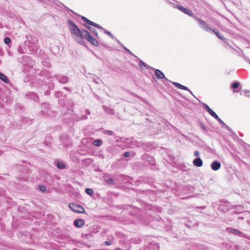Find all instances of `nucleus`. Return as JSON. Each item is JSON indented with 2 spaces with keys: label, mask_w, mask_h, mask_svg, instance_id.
I'll return each mask as SVG.
<instances>
[{
  "label": "nucleus",
  "mask_w": 250,
  "mask_h": 250,
  "mask_svg": "<svg viewBox=\"0 0 250 250\" xmlns=\"http://www.w3.org/2000/svg\"><path fill=\"white\" fill-rule=\"evenodd\" d=\"M129 152H125V153H124V156H125V157H127L129 156Z\"/></svg>",
  "instance_id": "44"
},
{
  "label": "nucleus",
  "mask_w": 250,
  "mask_h": 250,
  "mask_svg": "<svg viewBox=\"0 0 250 250\" xmlns=\"http://www.w3.org/2000/svg\"><path fill=\"white\" fill-rule=\"evenodd\" d=\"M239 85V83L237 82H235L232 84V88L233 89H236L238 87Z\"/></svg>",
  "instance_id": "28"
},
{
  "label": "nucleus",
  "mask_w": 250,
  "mask_h": 250,
  "mask_svg": "<svg viewBox=\"0 0 250 250\" xmlns=\"http://www.w3.org/2000/svg\"><path fill=\"white\" fill-rule=\"evenodd\" d=\"M232 134H233V137H232V139L233 140H237L238 139V136L233 132V133H232Z\"/></svg>",
  "instance_id": "42"
},
{
  "label": "nucleus",
  "mask_w": 250,
  "mask_h": 250,
  "mask_svg": "<svg viewBox=\"0 0 250 250\" xmlns=\"http://www.w3.org/2000/svg\"><path fill=\"white\" fill-rule=\"evenodd\" d=\"M85 222L82 219H77L74 222V226L77 228H81L84 225Z\"/></svg>",
  "instance_id": "10"
},
{
  "label": "nucleus",
  "mask_w": 250,
  "mask_h": 250,
  "mask_svg": "<svg viewBox=\"0 0 250 250\" xmlns=\"http://www.w3.org/2000/svg\"><path fill=\"white\" fill-rule=\"evenodd\" d=\"M94 141H102L101 140H100V139H95Z\"/></svg>",
  "instance_id": "58"
},
{
  "label": "nucleus",
  "mask_w": 250,
  "mask_h": 250,
  "mask_svg": "<svg viewBox=\"0 0 250 250\" xmlns=\"http://www.w3.org/2000/svg\"><path fill=\"white\" fill-rule=\"evenodd\" d=\"M124 49L128 53H129L130 55H132L133 57H135V58H137V57L134 54H133L128 49H127L126 47H124Z\"/></svg>",
  "instance_id": "31"
},
{
  "label": "nucleus",
  "mask_w": 250,
  "mask_h": 250,
  "mask_svg": "<svg viewBox=\"0 0 250 250\" xmlns=\"http://www.w3.org/2000/svg\"><path fill=\"white\" fill-rule=\"evenodd\" d=\"M70 11H71L72 12L74 13V12L73 11V10H70Z\"/></svg>",
  "instance_id": "61"
},
{
  "label": "nucleus",
  "mask_w": 250,
  "mask_h": 250,
  "mask_svg": "<svg viewBox=\"0 0 250 250\" xmlns=\"http://www.w3.org/2000/svg\"><path fill=\"white\" fill-rule=\"evenodd\" d=\"M90 32L91 34H93V35L96 37V38L98 39L99 35H98V33L97 32L95 29L92 28V30L90 31Z\"/></svg>",
  "instance_id": "23"
},
{
  "label": "nucleus",
  "mask_w": 250,
  "mask_h": 250,
  "mask_svg": "<svg viewBox=\"0 0 250 250\" xmlns=\"http://www.w3.org/2000/svg\"><path fill=\"white\" fill-rule=\"evenodd\" d=\"M63 89H66L68 91H69L70 92L71 91V90H70V88L67 87H63Z\"/></svg>",
  "instance_id": "49"
},
{
  "label": "nucleus",
  "mask_w": 250,
  "mask_h": 250,
  "mask_svg": "<svg viewBox=\"0 0 250 250\" xmlns=\"http://www.w3.org/2000/svg\"><path fill=\"white\" fill-rule=\"evenodd\" d=\"M187 90V91H189V92L191 95H192L194 97H195V96H194V95L193 94V93H192V91H191L189 89H188V90Z\"/></svg>",
  "instance_id": "51"
},
{
  "label": "nucleus",
  "mask_w": 250,
  "mask_h": 250,
  "mask_svg": "<svg viewBox=\"0 0 250 250\" xmlns=\"http://www.w3.org/2000/svg\"><path fill=\"white\" fill-rule=\"evenodd\" d=\"M202 105L204 108L208 112V113L211 115L214 118L217 117V115L206 104L202 103Z\"/></svg>",
  "instance_id": "9"
},
{
  "label": "nucleus",
  "mask_w": 250,
  "mask_h": 250,
  "mask_svg": "<svg viewBox=\"0 0 250 250\" xmlns=\"http://www.w3.org/2000/svg\"><path fill=\"white\" fill-rule=\"evenodd\" d=\"M83 26H84L86 28H87V29H88L89 30L91 31L92 30V28H91L90 26H88L86 24H83Z\"/></svg>",
  "instance_id": "40"
},
{
  "label": "nucleus",
  "mask_w": 250,
  "mask_h": 250,
  "mask_svg": "<svg viewBox=\"0 0 250 250\" xmlns=\"http://www.w3.org/2000/svg\"><path fill=\"white\" fill-rule=\"evenodd\" d=\"M39 189L41 191L44 192L46 191V187L44 185L39 186Z\"/></svg>",
  "instance_id": "32"
},
{
  "label": "nucleus",
  "mask_w": 250,
  "mask_h": 250,
  "mask_svg": "<svg viewBox=\"0 0 250 250\" xmlns=\"http://www.w3.org/2000/svg\"><path fill=\"white\" fill-rule=\"evenodd\" d=\"M85 191V192L87 194H88V195H89L90 196H91V195H92L93 194V191L91 188H86Z\"/></svg>",
  "instance_id": "25"
},
{
  "label": "nucleus",
  "mask_w": 250,
  "mask_h": 250,
  "mask_svg": "<svg viewBox=\"0 0 250 250\" xmlns=\"http://www.w3.org/2000/svg\"><path fill=\"white\" fill-rule=\"evenodd\" d=\"M87 119V117L86 115H83L80 118H79L77 121L86 120Z\"/></svg>",
  "instance_id": "37"
},
{
  "label": "nucleus",
  "mask_w": 250,
  "mask_h": 250,
  "mask_svg": "<svg viewBox=\"0 0 250 250\" xmlns=\"http://www.w3.org/2000/svg\"><path fill=\"white\" fill-rule=\"evenodd\" d=\"M106 182L109 185H113L114 184V180L113 179H108L106 180Z\"/></svg>",
  "instance_id": "29"
},
{
  "label": "nucleus",
  "mask_w": 250,
  "mask_h": 250,
  "mask_svg": "<svg viewBox=\"0 0 250 250\" xmlns=\"http://www.w3.org/2000/svg\"><path fill=\"white\" fill-rule=\"evenodd\" d=\"M245 95L246 97H250V95Z\"/></svg>",
  "instance_id": "59"
},
{
  "label": "nucleus",
  "mask_w": 250,
  "mask_h": 250,
  "mask_svg": "<svg viewBox=\"0 0 250 250\" xmlns=\"http://www.w3.org/2000/svg\"><path fill=\"white\" fill-rule=\"evenodd\" d=\"M69 208L72 211L78 213H83L85 212L84 208L82 206L74 203H70Z\"/></svg>",
  "instance_id": "3"
},
{
  "label": "nucleus",
  "mask_w": 250,
  "mask_h": 250,
  "mask_svg": "<svg viewBox=\"0 0 250 250\" xmlns=\"http://www.w3.org/2000/svg\"><path fill=\"white\" fill-rule=\"evenodd\" d=\"M102 142H94V145L96 146H100L102 145Z\"/></svg>",
  "instance_id": "39"
},
{
  "label": "nucleus",
  "mask_w": 250,
  "mask_h": 250,
  "mask_svg": "<svg viewBox=\"0 0 250 250\" xmlns=\"http://www.w3.org/2000/svg\"><path fill=\"white\" fill-rule=\"evenodd\" d=\"M212 31L214 33V34L217 36L218 38L220 39L223 40L225 39L224 36L223 35H222L219 31L215 29H212Z\"/></svg>",
  "instance_id": "17"
},
{
  "label": "nucleus",
  "mask_w": 250,
  "mask_h": 250,
  "mask_svg": "<svg viewBox=\"0 0 250 250\" xmlns=\"http://www.w3.org/2000/svg\"><path fill=\"white\" fill-rule=\"evenodd\" d=\"M77 15L80 17L83 21H85L89 25H90L92 21H90L89 20H88V19H87L86 17H85L84 16H81V15L77 14Z\"/></svg>",
  "instance_id": "20"
},
{
  "label": "nucleus",
  "mask_w": 250,
  "mask_h": 250,
  "mask_svg": "<svg viewBox=\"0 0 250 250\" xmlns=\"http://www.w3.org/2000/svg\"><path fill=\"white\" fill-rule=\"evenodd\" d=\"M62 92H61L60 91H57L55 93V96L57 98H60L62 95Z\"/></svg>",
  "instance_id": "34"
},
{
  "label": "nucleus",
  "mask_w": 250,
  "mask_h": 250,
  "mask_svg": "<svg viewBox=\"0 0 250 250\" xmlns=\"http://www.w3.org/2000/svg\"><path fill=\"white\" fill-rule=\"evenodd\" d=\"M173 84L176 87L178 88H180V89H183V90H188V88L184 86V85H183L178 83H176V82H172Z\"/></svg>",
  "instance_id": "16"
},
{
  "label": "nucleus",
  "mask_w": 250,
  "mask_h": 250,
  "mask_svg": "<svg viewBox=\"0 0 250 250\" xmlns=\"http://www.w3.org/2000/svg\"><path fill=\"white\" fill-rule=\"evenodd\" d=\"M0 79L6 83H8L9 82V80L8 78L1 72H0Z\"/></svg>",
  "instance_id": "18"
},
{
  "label": "nucleus",
  "mask_w": 250,
  "mask_h": 250,
  "mask_svg": "<svg viewBox=\"0 0 250 250\" xmlns=\"http://www.w3.org/2000/svg\"><path fill=\"white\" fill-rule=\"evenodd\" d=\"M155 70V75L158 79H164L166 80L167 82L168 81V80L166 78L165 74L163 73L162 71L159 69H154Z\"/></svg>",
  "instance_id": "7"
},
{
  "label": "nucleus",
  "mask_w": 250,
  "mask_h": 250,
  "mask_svg": "<svg viewBox=\"0 0 250 250\" xmlns=\"http://www.w3.org/2000/svg\"><path fill=\"white\" fill-rule=\"evenodd\" d=\"M223 127H225L229 131V132H230L231 133H233V131L231 130V129L228 125H227L226 124H225V125Z\"/></svg>",
  "instance_id": "36"
},
{
  "label": "nucleus",
  "mask_w": 250,
  "mask_h": 250,
  "mask_svg": "<svg viewBox=\"0 0 250 250\" xmlns=\"http://www.w3.org/2000/svg\"><path fill=\"white\" fill-rule=\"evenodd\" d=\"M220 163L216 161H213L211 164V168L215 171L218 170L220 168Z\"/></svg>",
  "instance_id": "11"
},
{
  "label": "nucleus",
  "mask_w": 250,
  "mask_h": 250,
  "mask_svg": "<svg viewBox=\"0 0 250 250\" xmlns=\"http://www.w3.org/2000/svg\"><path fill=\"white\" fill-rule=\"evenodd\" d=\"M200 127H201L203 130H207V127H206V125H205L204 124H203V123H201L200 124Z\"/></svg>",
  "instance_id": "38"
},
{
  "label": "nucleus",
  "mask_w": 250,
  "mask_h": 250,
  "mask_svg": "<svg viewBox=\"0 0 250 250\" xmlns=\"http://www.w3.org/2000/svg\"><path fill=\"white\" fill-rule=\"evenodd\" d=\"M55 78L56 80H58V81L62 84H65L67 83H68L69 81V79L68 77L64 76V75H55Z\"/></svg>",
  "instance_id": "5"
},
{
  "label": "nucleus",
  "mask_w": 250,
  "mask_h": 250,
  "mask_svg": "<svg viewBox=\"0 0 250 250\" xmlns=\"http://www.w3.org/2000/svg\"><path fill=\"white\" fill-rule=\"evenodd\" d=\"M57 167L60 169H63L65 167V164L62 162H58L57 163Z\"/></svg>",
  "instance_id": "22"
},
{
  "label": "nucleus",
  "mask_w": 250,
  "mask_h": 250,
  "mask_svg": "<svg viewBox=\"0 0 250 250\" xmlns=\"http://www.w3.org/2000/svg\"><path fill=\"white\" fill-rule=\"evenodd\" d=\"M193 164L195 166L200 167L203 165V162L200 158H197L193 160Z\"/></svg>",
  "instance_id": "13"
},
{
  "label": "nucleus",
  "mask_w": 250,
  "mask_h": 250,
  "mask_svg": "<svg viewBox=\"0 0 250 250\" xmlns=\"http://www.w3.org/2000/svg\"><path fill=\"white\" fill-rule=\"evenodd\" d=\"M115 250H121L120 248H116Z\"/></svg>",
  "instance_id": "57"
},
{
  "label": "nucleus",
  "mask_w": 250,
  "mask_h": 250,
  "mask_svg": "<svg viewBox=\"0 0 250 250\" xmlns=\"http://www.w3.org/2000/svg\"><path fill=\"white\" fill-rule=\"evenodd\" d=\"M104 110L108 114L114 115L115 114L114 110L109 107L106 106H103Z\"/></svg>",
  "instance_id": "14"
},
{
  "label": "nucleus",
  "mask_w": 250,
  "mask_h": 250,
  "mask_svg": "<svg viewBox=\"0 0 250 250\" xmlns=\"http://www.w3.org/2000/svg\"><path fill=\"white\" fill-rule=\"evenodd\" d=\"M104 244H105V245H106V246H109V245H111V243H110V242H109V241H105V242H104Z\"/></svg>",
  "instance_id": "45"
},
{
  "label": "nucleus",
  "mask_w": 250,
  "mask_h": 250,
  "mask_svg": "<svg viewBox=\"0 0 250 250\" xmlns=\"http://www.w3.org/2000/svg\"><path fill=\"white\" fill-rule=\"evenodd\" d=\"M245 60L249 63H250V60L247 57H245Z\"/></svg>",
  "instance_id": "50"
},
{
  "label": "nucleus",
  "mask_w": 250,
  "mask_h": 250,
  "mask_svg": "<svg viewBox=\"0 0 250 250\" xmlns=\"http://www.w3.org/2000/svg\"><path fill=\"white\" fill-rule=\"evenodd\" d=\"M18 51L19 53H20L21 54H23V53H24V52H23V51L22 50V49L21 48V47L20 46L18 48Z\"/></svg>",
  "instance_id": "41"
},
{
  "label": "nucleus",
  "mask_w": 250,
  "mask_h": 250,
  "mask_svg": "<svg viewBox=\"0 0 250 250\" xmlns=\"http://www.w3.org/2000/svg\"><path fill=\"white\" fill-rule=\"evenodd\" d=\"M176 7L178 9H179L180 11H181L183 13H184L185 14H186L188 16H190L191 17L194 18V14L193 12H192V11L190 10H189L186 7H184L181 5H176Z\"/></svg>",
  "instance_id": "6"
},
{
  "label": "nucleus",
  "mask_w": 250,
  "mask_h": 250,
  "mask_svg": "<svg viewBox=\"0 0 250 250\" xmlns=\"http://www.w3.org/2000/svg\"><path fill=\"white\" fill-rule=\"evenodd\" d=\"M29 49L32 53H35L38 50V45L37 44L30 45L29 46Z\"/></svg>",
  "instance_id": "15"
},
{
  "label": "nucleus",
  "mask_w": 250,
  "mask_h": 250,
  "mask_svg": "<svg viewBox=\"0 0 250 250\" xmlns=\"http://www.w3.org/2000/svg\"><path fill=\"white\" fill-rule=\"evenodd\" d=\"M218 122L222 125V126H224L225 125V123L217 116V117L215 118Z\"/></svg>",
  "instance_id": "27"
},
{
  "label": "nucleus",
  "mask_w": 250,
  "mask_h": 250,
  "mask_svg": "<svg viewBox=\"0 0 250 250\" xmlns=\"http://www.w3.org/2000/svg\"><path fill=\"white\" fill-rule=\"evenodd\" d=\"M238 141H241L242 140L241 139H239Z\"/></svg>",
  "instance_id": "60"
},
{
  "label": "nucleus",
  "mask_w": 250,
  "mask_h": 250,
  "mask_svg": "<svg viewBox=\"0 0 250 250\" xmlns=\"http://www.w3.org/2000/svg\"><path fill=\"white\" fill-rule=\"evenodd\" d=\"M139 60V67L143 69V66L145 67L146 69H154V68L148 65L146 63L144 62L143 61L140 60L138 57L137 58Z\"/></svg>",
  "instance_id": "12"
},
{
  "label": "nucleus",
  "mask_w": 250,
  "mask_h": 250,
  "mask_svg": "<svg viewBox=\"0 0 250 250\" xmlns=\"http://www.w3.org/2000/svg\"><path fill=\"white\" fill-rule=\"evenodd\" d=\"M223 127H225L229 131V132H230L231 133H233V131L231 130V129L228 125H227L226 124H225V125Z\"/></svg>",
  "instance_id": "35"
},
{
  "label": "nucleus",
  "mask_w": 250,
  "mask_h": 250,
  "mask_svg": "<svg viewBox=\"0 0 250 250\" xmlns=\"http://www.w3.org/2000/svg\"><path fill=\"white\" fill-rule=\"evenodd\" d=\"M42 112L45 115L48 116H55V112L51 109L50 105L49 104L44 103L41 105Z\"/></svg>",
  "instance_id": "2"
},
{
  "label": "nucleus",
  "mask_w": 250,
  "mask_h": 250,
  "mask_svg": "<svg viewBox=\"0 0 250 250\" xmlns=\"http://www.w3.org/2000/svg\"><path fill=\"white\" fill-rule=\"evenodd\" d=\"M104 32L108 35L109 37H110L112 39H114V37L113 36V35L109 31H108L107 30H105V29H104V30L103 31Z\"/></svg>",
  "instance_id": "26"
},
{
  "label": "nucleus",
  "mask_w": 250,
  "mask_h": 250,
  "mask_svg": "<svg viewBox=\"0 0 250 250\" xmlns=\"http://www.w3.org/2000/svg\"><path fill=\"white\" fill-rule=\"evenodd\" d=\"M104 133L105 134H108L109 135H113L114 132H113V131H111V130H105L104 131Z\"/></svg>",
  "instance_id": "33"
},
{
  "label": "nucleus",
  "mask_w": 250,
  "mask_h": 250,
  "mask_svg": "<svg viewBox=\"0 0 250 250\" xmlns=\"http://www.w3.org/2000/svg\"><path fill=\"white\" fill-rule=\"evenodd\" d=\"M90 25H92V26H94V27H96V28H99V29H100L102 30L103 31H104V29L102 26H101L100 25H99V24H97V23H95V22H93V21H92V22H91V23Z\"/></svg>",
  "instance_id": "21"
},
{
  "label": "nucleus",
  "mask_w": 250,
  "mask_h": 250,
  "mask_svg": "<svg viewBox=\"0 0 250 250\" xmlns=\"http://www.w3.org/2000/svg\"><path fill=\"white\" fill-rule=\"evenodd\" d=\"M123 48H124V47H125V46H124V45L121 43L120 44Z\"/></svg>",
  "instance_id": "54"
},
{
  "label": "nucleus",
  "mask_w": 250,
  "mask_h": 250,
  "mask_svg": "<svg viewBox=\"0 0 250 250\" xmlns=\"http://www.w3.org/2000/svg\"><path fill=\"white\" fill-rule=\"evenodd\" d=\"M230 231L236 235H240L241 234V232L239 230L234 229H230Z\"/></svg>",
  "instance_id": "24"
},
{
  "label": "nucleus",
  "mask_w": 250,
  "mask_h": 250,
  "mask_svg": "<svg viewBox=\"0 0 250 250\" xmlns=\"http://www.w3.org/2000/svg\"><path fill=\"white\" fill-rule=\"evenodd\" d=\"M169 82H171L168 80V81L167 82V81L166 80H164V81L163 82L166 85H167L168 84Z\"/></svg>",
  "instance_id": "43"
},
{
  "label": "nucleus",
  "mask_w": 250,
  "mask_h": 250,
  "mask_svg": "<svg viewBox=\"0 0 250 250\" xmlns=\"http://www.w3.org/2000/svg\"><path fill=\"white\" fill-rule=\"evenodd\" d=\"M194 19L198 21L199 23L200 24V26L207 31H211L212 29L210 28L209 24H207L206 22L202 20L194 17Z\"/></svg>",
  "instance_id": "4"
},
{
  "label": "nucleus",
  "mask_w": 250,
  "mask_h": 250,
  "mask_svg": "<svg viewBox=\"0 0 250 250\" xmlns=\"http://www.w3.org/2000/svg\"><path fill=\"white\" fill-rule=\"evenodd\" d=\"M67 25L69 27L71 34L74 36L76 41L80 44L84 43L83 39H85L90 42L92 45L95 46H98L99 42L97 38L92 37L89 33L86 30H81L75 23L71 20L67 21Z\"/></svg>",
  "instance_id": "1"
},
{
  "label": "nucleus",
  "mask_w": 250,
  "mask_h": 250,
  "mask_svg": "<svg viewBox=\"0 0 250 250\" xmlns=\"http://www.w3.org/2000/svg\"><path fill=\"white\" fill-rule=\"evenodd\" d=\"M167 3H168L169 4H173V3L172 2H170V1H169L168 0H167Z\"/></svg>",
  "instance_id": "52"
},
{
  "label": "nucleus",
  "mask_w": 250,
  "mask_h": 250,
  "mask_svg": "<svg viewBox=\"0 0 250 250\" xmlns=\"http://www.w3.org/2000/svg\"><path fill=\"white\" fill-rule=\"evenodd\" d=\"M123 48H124V47H125V46H124V45L121 43L120 44Z\"/></svg>",
  "instance_id": "55"
},
{
  "label": "nucleus",
  "mask_w": 250,
  "mask_h": 250,
  "mask_svg": "<svg viewBox=\"0 0 250 250\" xmlns=\"http://www.w3.org/2000/svg\"><path fill=\"white\" fill-rule=\"evenodd\" d=\"M86 113L88 115H90V111L88 110V109H86Z\"/></svg>",
  "instance_id": "48"
},
{
  "label": "nucleus",
  "mask_w": 250,
  "mask_h": 250,
  "mask_svg": "<svg viewBox=\"0 0 250 250\" xmlns=\"http://www.w3.org/2000/svg\"><path fill=\"white\" fill-rule=\"evenodd\" d=\"M31 61V58L29 56H23L21 58L18 59V61L21 63H22L24 65L26 64L29 61Z\"/></svg>",
  "instance_id": "8"
},
{
  "label": "nucleus",
  "mask_w": 250,
  "mask_h": 250,
  "mask_svg": "<svg viewBox=\"0 0 250 250\" xmlns=\"http://www.w3.org/2000/svg\"><path fill=\"white\" fill-rule=\"evenodd\" d=\"M30 98L33 99L35 102H39V97L35 93H31L29 94Z\"/></svg>",
  "instance_id": "19"
},
{
  "label": "nucleus",
  "mask_w": 250,
  "mask_h": 250,
  "mask_svg": "<svg viewBox=\"0 0 250 250\" xmlns=\"http://www.w3.org/2000/svg\"><path fill=\"white\" fill-rule=\"evenodd\" d=\"M3 28V25L1 22H0V28Z\"/></svg>",
  "instance_id": "53"
},
{
  "label": "nucleus",
  "mask_w": 250,
  "mask_h": 250,
  "mask_svg": "<svg viewBox=\"0 0 250 250\" xmlns=\"http://www.w3.org/2000/svg\"><path fill=\"white\" fill-rule=\"evenodd\" d=\"M113 40L116 41L118 42V43L119 44H120L121 43V42L117 39H116V38H114V39Z\"/></svg>",
  "instance_id": "46"
},
{
  "label": "nucleus",
  "mask_w": 250,
  "mask_h": 250,
  "mask_svg": "<svg viewBox=\"0 0 250 250\" xmlns=\"http://www.w3.org/2000/svg\"><path fill=\"white\" fill-rule=\"evenodd\" d=\"M4 42L6 44H8L11 42V39L8 37H6L4 38Z\"/></svg>",
  "instance_id": "30"
},
{
  "label": "nucleus",
  "mask_w": 250,
  "mask_h": 250,
  "mask_svg": "<svg viewBox=\"0 0 250 250\" xmlns=\"http://www.w3.org/2000/svg\"><path fill=\"white\" fill-rule=\"evenodd\" d=\"M194 154L195 156H198L199 155V152L198 151H196Z\"/></svg>",
  "instance_id": "47"
},
{
  "label": "nucleus",
  "mask_w": 250,
  "mask_h": 250,
  "mask_svg": "<svg viewBox=\"0 0 250 250\" xmlns=\"http://www.w3.org/2000/svg\"><path fill=\"white\" fill-rule=\"evenodd\" d=\"M244 91H245L246 93H249V92H250V91H249V90H245Z\"/></svg>",
  "instance_id": "56"
}]
</instances>
